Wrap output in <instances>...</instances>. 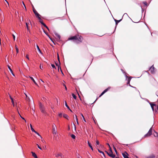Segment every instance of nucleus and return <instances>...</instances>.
Wrapping results in <instances>:
<instances>
[{"label":"nucleus","mask_w":158,"mask_h":158,"mask_svg":"<svg viewBox=\"0 0 158 158\" xmlns=\"http://www.w3.org/2000/svg\"><path fill=\"white\" fill-rule=\"evenodd\" d=\"M83 40L82 37L78 35L71 37L68 39L69 40H73V41L77 44H79L82 43Z\"/></svg>","instance_id":"f257e3e1"},{"label":"nucleus","mask_w":158,"mask_h":158,"mask_svg":"<svg viewBox=\"0 0 158 158\" xmlns=\"http://www.w3.org/2000/svg\"><path fill=\"white\" fill-rule=\"evenodd\" d=\"M149 81L151 84L153 85L156 82V80L152 76H151L149 77Z\"/></svg>","instance_id":"f03ea898"},{"label":"nucleus","mask_w":158,"mask_h":158,"mask_svg":"<svg viewBox=\"0 0 158 158\" xmlns=\"http://www.w3.org/2000/svg\"><path fill=\"white\" fill-rule=\"evenodd\" d=\"M32 7L33 11L35 14L36 16L38 17L39 19H40V15L37 12L33 6H32Z\"/></svg>","instance_id":"7ed1b4c3"},{"label":"nucleus","mask_w":158,"mask_h":158,"mask_svg":"<svg viewBox=\"0 0 158 158\" xmlns=\"http://www.w3.org/2000/svg\"><path fill=\"white\" fill-rule=\"evenodd\" d=\"M56 126L55 124L52 125V133L54 135H56L57 131L56 130Z\"/></svg>","instance_id":"20e7f679"},{"label":"nucleus","mask_w":158,"mask_h":158,"mask_svg":"<svg viewBox=\"0 0 158 158\" xmlns=\"http://www.w3.org/2000/svg\"><path fill=\"white\" fill-rule=\"evenodd\" d=\"M152 128H151L148 133L144 135V137H147L150 136L152 134Z\"/></svg>","instance_id":"39448f33"},{"label":"nucleus","mask_w":158,"mask_h":158,"mask_svg":"<svg viewBox=\"0 0 158 158\" xmlns=\"http://www.w3.org/2000/svg\"><path fill=\"white\" fill-rule=\"evenodd\" d=\"M152 74H154L155 73V68L153 65H152L150 68L149 70Z\"/></svg>","instance_id":"423d86ee"},{"label":"nucleus","mask_w":158,"mask_h":158,"mask_svg":"<svg viewBox=\"0 0 158 158\" xmlns=\"http://www.w3.org/2000/svg\"><path fill=\"white\" fill-rule=\"evenodd\" d=\"M110 88V87H109L107 88L106 89H105L103 92H102V93L101 94V95L99 96V97H100L102 96L106 92H107Z\"/></svg>","instance_id":"0eeeda50"},{"label":"nucleus","mask_w":158,"mask_h":158,"mask_svg":"<svg viewBox=\"0 0 158 158\" xmlns=\"http://www.w3.org/2000/svg\"><path fill=\"white\" fill-rule=\"evenodd\" d=\"M122 155L124 158H129L128 157V155L126 152L122 153Z\"/></svg>","instance_id":"6e6552de"},{"label":"nucleus","mask_w":158,"mask_h":158,"mask_svg":"<svg viewBox=\"0 0 158 158\" xmlns=\"http://www.w3.org/2000/svg\"><path fill=\"white\" fill-rule=\"evenodd\" d=\"M156 156L153 154H152L149 156H146V158H155Z\"/></svg>","instance_id":"1a4fd4ad"},{"label":"nucleus","mask_w":158,"mask_h":158,"mask_svg":"<svg viewBox=\"0 0 158 158\" xmlns=\"http://www.w3.org/2000/svg\"><path fill=\"white\" fill-rule=\"evenodd\" d=\"M108 155L109 156H110V157H112V158H114V157H115V155L113 154V152H110L109 153V154H108Z\"/></svg>","instance_id":"9d476101"},{"label":"nucleus","mask_w":158,"mask_h":158,"mask_svg":"<svg viewBox=\"0 0 158 158\" xmlns=\"http://www.w3.org/2000/svg\"><path fill=\"white\" fill-rule=\"evenodd\" d=\"M56 157H60L61 158H62V154L61 153L57 154L56 155Z\"/></svg>","instance_id":"9b49d317"},{"label":"nucleus","mask_w":158,"mask_h":158,"mask_svg":"<svg viewBox=\"0 0 158 158\" xmlns=\"http://www.w3.org/2000/svg\"><path fill=\"white\" fill-rule=\"evenodd\" d=\"M9 97L10 98V99H11V102H12V104H13V106H15V105L14 103V101H13V98L11 97V95H10L9 94Z\"/></svg>","instance_id":"f8f14e48"},{"label":"nucleus","mask_w":158,"mask_h":158,"mask_svg":"<svg viewBox=\"0 0 158 158\" xmlns=\"http://www.w3.org/2000/svg\"><path fill=\"white\" fill-rule=\"evenodd\" d=\"M31 153L32 154V156L35 158H38V157L35 152H31Z\"/></svg>","instance_id":"ddd939ff"},{"label":"nucleus","mask_w":158,"mask_h":158,"mask_svg":"<svg viewBox=\"0 0 158 158\" xmlns=\"http://www.w3.org/2000/svg\"><path fill=\"white\" fill-rule=\"evenodd\" d=\"M26 26L27 28V31H28L29 32V33H30L31 31H30V30L28 26V23H26Z\"/></svg>","instance_id":"4468645a"},{"label":"nucleus","mask_w":158,"mask_h":158,"mask_svg":"<svg viewBox=\"0 0 158 158\" xmlns=\"http://www.w3.org/2000/svg\"><path fill=\"white\" fill-rule=\"evenodd\" d=\"M39 107H40V109H42L44 107V106L42 105V104H41V102H40L39 103Z\"/></svg>","instance_id":"2eb2a0df"},{"label":"nucleus","mask_w":158,"mask_h":158,"mask_svg":"<svg viewBox=\"0 0 158 158\" xmlns=\"http://www.w3.org/2000/svg\"><path fill=\"white\" fill-rule=\"evenodd\" d=\"M63 117L64 118H66V119L69 120V116L67 114H63Z\"/></svg>","instance_id":"dca6fc26"},{"label":"nucleus","mask_w":158,"mask_h":158,"mask_svg":"<svg viewBox=\"0 0 158 158\" xmlns=\"http://www.w3.org/2000/svg\"><path fill=\"white\" fill-rule=\"evenodd\" d=\"M30 78H31V79L33 81V82H34V83L37 85H38V84H37V83H36V82L35 81V80H34V78L32 77H30Z\"/></svg>","instance_id":"f3484780"},{"label":"nucleus","mask_w":158,"mask_h":158,"mask_svg":"<svg viewBox=\"0 0 158 158\" xmlns=\"http://www.w3.org/2000/svg\"><path fill=\"white\" fill-rule=\"evenodd\" d=\"M151 108H152L153 110H154V106H156V104L154 103H151L150 104Z\"/></svg>","instance_id":"a211bd4d"},{"label":"nucleus","mask_w":158,"mask_h":158,"mask_svg":"<svg viewBox=\"0 0 158 158\" xmlns=\"http://www.w3.org/2000/svg\"><path fill=\"white\" fill-rule=\"evenodd\" d=\"M8 67L9 69L10 72L12 73V74H13V75H14V76H15V75L14 74V73L13 72V71H12V70L11 69L9 65H8Z\"/></svg>","instance_id":"6ab92c4d"},{"label":"nucleus","mask_w":158,"mask_h":158,"mask_svg":"<svg viewBox=\"0 0 158 158\" xmlns=\"http://www.w3.org/2000/svg\"><path fill=\"white\" fill-rule=\"evenodd\" d=\"M39 20H40V23L42 24L43 25V26H44L46 25V24L44 23L43 22V20L41 19L40 18V19H39Z\"/></svg>","instance_id":"aec40b11"},{"label":"nucleus","mask_w":158,"mask_h":158,"mask_svg":"<svg viewBox=\"0 0 158 158\" xmlns=\"http://www.w3.org/2000/svg\"><path fill=\"white\" fill-rule=\"evenodd\" d=\"M88 144L89 145V146L90 147V148H91V149L92 150V151H93V147H92V146H91V144L88 141Z\"/></svg>","instance_id":"412c9836"},{"label":"nucleus","mask_w":158,"mask_h":158,"mask_svg":"<svg viewBox=\"0 0 158 158\" xmlns=\"http://www.w3.org/2000/svg\"><path fill=\"white\" fill-rule=\"evenodd\" d=\"M122 20V19H120V20H117L116 19H114V20L115 22L116 25H117L118 23L120 22Z\"/></svg>","instance_id":"4be33fe9"},{"label":"nucleus","mask_w":158,"mask_h":158,"mask_svg":"<svg viewBox=\"0 0 158 158\" xmlns=\"http://www.w3.org/2000/svg\"><path fill=\"white\" fill-rule=\"evenodd\" d=\"M65 106H66V107H67V108L69 110H70L72 112V110H71L70 109L69 107V106L68 105H67V102H66V101H65Z\"/></svg>","instance_id":"5701e85b"},{"label":"nucleus","mask_w":158,"mask_h":158,"mask_svg":"<svg viewBox=\"0 0 158 158\" xmlns=\"http://www.w3.org/2000/svg\"><path fill=\"white\" fill-rule=\"evenodd\" d=\"M55 35L56 37H57V38L60 40V35H59L58 34H57V33H56L55 34Z\"/></svg>","instance_id":"b1692460"},{"label":"nucleus","mask_w":158,"mask_h":158,"mask_svg":"<svg viewBox=\"0 0 158 158\" xmlns=\"http://www.w3.org/2000/svg\"><path fill=\"white\" fill-rule=\"evenodd\" d=\"M98 150L99 152H100V153H102L103 155L105 157V154H104V153L102 151H100L99 149H98Z\"/></svg>","instance_id":"393cba45"},{"label":"nucleus","mask_w":158,"mask_h":158,"mask_svg":"<svg viewBox=\"0 0 158 158\" xmlns=\"http://www.w3.org/2000/svg\"><path fill=\"white\" fill-rule=\"evenodd\" d=\"M40 110H41V112L42 113H45V109H44V107L42 109H40Z\"/></svg>","instance_id":"a878e982"},{"label":"nucleus","mask_w":158,"mask_h":158,"mask_svg":"<svg viewBox=\"0 0 158 158\" xmlns=\"http://www.w3.org/2000/svg\"><path fill=\"white\" fill-rule=\"evenodd\" d=\"M113 148L114 150V151L115 152V153H116V154H117V155H118V153L117 151V150L116 149V148L114 147V146H113Z\"/></svg>","instance_id":"bb28decb"},{"label":"nucleus","mask_w":158,"mask_h":158,"mask_svg":"<svg viewBox=\"0 0 158 158\" xmlns=\"http://www.w3.org/2000/svg\"><path fill=\"white\" fill-rule=\"evenodd\" d=\"M36 47H37V49L38 50V51H39V52L40 53H42L41 52L40 50V49L39 47L37 45H36Z\"/></svg>","instance_id":"cd10ccee"},{"label":"nucleus","mask_w":158,"mask_h":158,"mask_svg":"<svg viewBox=\"0 0 158 158\" xmlns=\"http://www.w3.org/2000/svg\"><path fill=\"white\" fill-rule=\"evenodd\" d=\"M30 127H31V130L32 131H33V132L35 131V130L33 128L32 125H31V124H30Z\"/></svg>","instance_id":"c85d7f7f"},{"label":"nucleus","mask_w":158,"mask_h":158,"mask_svg":"<svg viewBox=\"0 0 158 158\" xmlns=\"http://www.w3.org/2000/svg\"><path fill=\"white\" fill-rule=\"evenodd\" d=\"M15 49H16V51L17 53L19 52V51L18 48H17L16 45H15Z\"/></svg>","instance_id":"c756f323"},{"label":"nucleus","mask_w":158,"mask_h":158,"mask_svg":"<svg viewBox=\"0 0 158 158\" xmlns=\"http://www.w3.org/2000/svg\"><path fill=\"white\" fill-rule=\"evenodd\" d=\"M71 136L73 139H75L76 136L73 134L71 135Z\"/></svg>","instance_id":"7c9ffc66"},{"label":"nucleus","mask_w":158,"mask_h":158,"mask_svg":"<svg viewBox=\"0 0 158 158\" xmlns=\"http://www.w3.org/2000/svg\"><path fill=\"white\" fill-rule=\"evenodd\" d=\"M72 95L74 99H76L77 97H76V96L74 94H72Z\"/></svg>","instance_id":"2f4dec72"},{"label":"nucleus","mask_w":158,"mask_h":158,"mask_svg":"<svg viewBox=\"0 0 158 158\" xmlns=\"http://www.w3.org/2000/svg\"><path fill=\"white\" fill-rule=\"evenodd\" d=\"M81 114V115L82 117V118H83V119L84 121V122H86L85 119V118H84L83 114Z\"/></svg>","instance_id":"473e14b6"},{"label":"nucleus","mask_w":158,"mask_h":158,"mask_svg":"<svg viewBox=\"0 0 158 158\" xmlns=\"http://www.w3.org/2000/svg\"><path fill=\"white\" fill-rule=\"evenodd\" d=\"M75 117H76V121H77V123L78 125L79 124V123H78V119H77V116L76 115H75Z\"/></svg>","instance_id":"72a5a7b5"},{"label":"nucleus","mask_w":158,"mask_h":158,"mask_svg":"<svg viewBox=\"0 0 158 158\" xmlns=\"http://www.w3.org/2000/svg\"><path fill=\"white\" fill-rule=\"evenodd\" d=\"M131 80V79L130 77L128 78L127 80V84H129L130 83V82Z\"/></svg>","instance_id":"f704fd0d"},{"label":"nucleus","mask_w":158,"mask_h":158,"mask_svg":"<svg viewBox=\"0 0 158 158\" xmlns=\"http://www.w3.org/2000/svg\"><path fill=\"white\" fill-rule=\"evenodd\" d=\"M34 132L36 133V134H37V135H39V136H40V137L41 138H42V137L41 136L39 135V133H38L37 132H36V131H34Z\"/></svg>","instance_id":"c9c22d12"},{"label":"nucleus","mask_w":158,"mask_h":158,"mask_svg":"<svg viewBox=\"0 0 158 158\" xmlns=\"http://www.w3.org/2000/svg\"><path fill=\"white\" fill-rule=\"evenodd\" d=\"M51 66L53 68L56 69L55 66L54 64H51Z\"/></svg>","instance_id":"e433bc0d"},{"label":"nucleus","mask_w":158,"mask_h":158,"mask_svg":"<svg viewBox=\"0 0 158 158\" xmlns=\"http://www.w3.org/2000/svg\"><path fill=\"white\" fill-rule=\"evenodd\" d=\"M96 143L97 145H99V141L98 140H97L96 141Z\"/></svg>","instance_id":"4c0bfd02"},{"label":"nucleus","mask_w":158,"mask_h":158,"mask_svg":"<svg viewBox=\"0 0 158 158\" xmlns=\"http://www.w3.org/2000/svg\"><path fill=\"white\" fill-rule=\"evenodd\" d=\"M26 57L27 58V59L28 60H29V58L28 57V54H27L26 55Z\"/></svg>","instance_id":"58836bf2"},{"label":"nucleus","mask_w":158,"mask_h":158,"mask_svg":"<svg viewBox=\"0 0 158 158\" xmlns=\"http://www.w3.org/2000/svg\"><path fill=\"white\" fill-rule=\"evenodd\" d=\"M143 4L146 6L148 5V3L146 2H143Z\"/></svg>","instance_id":"ea45409f"},{"label":"nucleus","mask_w":158,"mask_h":158,"mask_svg":"<svg viewBox=\"0 0 158 158\" xmlns=\"http://www.w3.org/2000/svg\"><path fill=\"white\" fill-rule=\"evenodd\" d=\"M57 59H58V61H59V62L60 63V60H59V55L58 54H57Z\"/></svg>","instance_id":"a19ab883"},{"label":"nucleus","mask_w":158,"mask_h":158,"mask_svg":"<svg viewBox=\"0 0 158 158\" xmlns=\"http://www.w3.org/2000/svg\"><path fill=\"white\" fill-rule=\"evenodd\" d=\"M59 116L60 117H61L62 116V114L61 113H60L59 114Z\"/></svg>","instance_id":"79ce46f5"},{"label":"nucleus","mask_w":158,"mask_h":158,"mask_svg":"<svg viewBox=\"0 0 158 158\" xmlns=\"http://www.w3.org/2000/svg\"><path fill=\"white\" fill-rule=\"evenodd\" d=\"M37 146H38V147L41 150L42 149V148H41L39 146V145H38V144H37Z\"/></svg>","instance_id":"37998d69"},{"label":"nucleus","mask_w":158,"mask_h":158,"mask_svg":"<svg viewBox=\"0 0 158 158\" xmlns=\"http://www.w3.org/2000/svg\"><path fill=\"white\" fill-rule=\"evenodd\" d=\"M12 36L13 37V39H14V40H15V36L14 34L12 35Z\"/></svg>","instance_id":"c03bdc74"},{"label":"nucleus","mask_w":158,"mask_h":158,"mask_svg":"<svg viewBox=\"0 0 158 158\" xmlns=\"http://www.w3.org/2000/svg\"><path fill=\"white\" fill-rule=\"evenodd\" d=\"M109 150L110 151V152H112L111 147H109Z\"/></svg>","instance_id":"a18cd8bd"},{"label":"nucleus","mask_w":158,"mask_h":158,"mask_svg":"<svg viewBox=\"0 0 158 158\" xmlns=\"http://www.w3.org/2000/svg\"><path fill=\"white\" fill-rule=\"evenodd\" d=\"M63 85L64 86V87H65V89H66V90H67V87H66V85H65L64 84Z\"/></svg>","instance_id":"49530a36"},{"label":"nucleus","mask_w":158,"mask_h":158,"mask_svg":"<svg viewBox=\"0 0 158 158\" xmlns=\"http://www.w3.org/2000/svg\"><path fill=\"white\" fill-rule=\"evenodd\" d=\"M44 27H45L46 28H47V29H48V30H49V28H48V27H47L46 25H45L44 26Z\"/></svg>","instance_id":"de8ad7c7"},{"label":"nucleus","mask_w":158,"mask_h":158,"mask_svg":"<svg viewBox=\"0 0 158 158\" xmlns=\"http://www.w3.org/2000/svg\"><path fill=\"white\" fill-rule=\"evenodd\" d=\"M59 68L60 69H61L60 66V65H59V66L58 65V71H59Z\"/></svg>","instance_id":"09e8293b"},{"label":"nucleus","mask_w":158,"mask_h":158,"mask_svg":"<svg viewBox=\"0 0 158 158\" xmlns=\"http://www.w3.org/2000/svg\"><path fill=\"white\" fill-rule=\"evenodd\" d=\"M23 5H24V7H25V8L26 10V6H25V4H24V2H23Z\"/></svg>","instance_id":"8fccbe9b"},{"label":"nucleus","mask_w":158,"mask_h":158,"mask_svg":"<svg viewBox=\"0 0 158 158\" xmlns=\"http://www.w3.org/2000/svg\"><path fill=\"white\" fill-rule=\"evenodd\" d=\"M46 98H43V99H42V100L43 101V100H46Z\"/></svg>","instance_id":"3c124183"},{"label":"nucleus","mask_w":158,"mask_h":158,"mask_svg":"<svg viewBox=\"0 0 158 158\" xmlns=\"http://www.w3.org/2000/svg\"><path fill=\"white\" fill-rule=\"evenodd\" d=\"M107 144L108 145V146H109V148L110 147V145H109V144L108 143H107Z\"/></svg>","instance_id":"603ef678"},{"label":"nucleus","mask_w":158,"mask_h":158,"mask_svg":"<svg viewBox=\"0 0 158 158\" xmlns=\"http://www.w3.org/2000/svg\"><path fill=\"white\" fill-rule=\"evenodd\" d=\"M21 118H22L24 120H25V122H26V121L25 120V119H24V118H23L22 117H21Z\"/></svg>","instance_id":"864d4df0"},{"label":"nucleus","mask_w":158,"mask_h":158,"mask_svg":"<svg viewBox=\"0 0 158 158\" xmlns=\"http://www.w3.org/2000/svg\"><path fill=\"white\" fill-rule=\"evenodd\" d=\"M105 152H106L107 153V154L108 155V154H109V153H108L107 151H105Z\"/></svg>","instance_id":"5fc2aeb1"},{"label":"nucleus","mask_w":158,"mask_h":158,"mask_svg":"<svg viewBox=\"0 0 158 158\" xmlns=\"http://www.w3.org/2000/svg\"><path fill=\"white\" fill-rule=\"evenodd\" d=\"M60 71H61V73H62V74H63V72H62V70H61V69H60Z\"/></svg>","instance_id":"6e6d98bb"},{"label":"nucleus","mask_w":158,"mask_h":158,"mask_svg":"<svg viewBox=\"0 0 158 158\" xmlns=\"http://www.w3.org/2000/svg\"><path fill=\"white\" fill-rule=\"evenodd\" d=\"M78 158H81V157L80 156H78Z\"/></svg>","instance_id":"4d7b16f0"},{"label":"nucleus","mask_w":158,"mask_h":158,"mask_svg":"<svg viewBox=\"0 0 158 158\" xmlns=\"http://www.w3.org/2000/svg\"><path fill=\"white\" fill-rule=\"evenodd\" d=\"M56 66H58V65H59L58 64H56Z\"/></svg>","instance_id":"13d9d810"},{"label":"nucleus","mask_w":158,"mask_h":158,"mask_svg":"<svg viewBox=\"0 0 158 158\" xmlns=\"http://www.w3.org/2000/svg\"><path fill=\"white\" fill-rule=\"evenodd\" d=\"M5 1H6V2H7V3H8V4L9 5V3L6 0H5Z\"/></svg>","instance_id":"bf43d9fd"},{"label":"nucleus","mask_w":158,"mask_h":158,"mask_svg":"<svg viewBox=\"0 0 158 158\" xmlns=\"http://www.w3.org/2000/svg\"><path fill=\"white\" fill-rule=\"evenodd\" d=\"M56 102H58V99L57 98H56Z\"/></svg>","instance_id":"052dcab7"},{"label":"nucleus","mask_w":158,"mask_h":158,"mask_svg":"<svg viewBox=\"0 0 158 158\" xmlns=\"http://www.w3.org/2000/svg\"><path fill=\"white\" fill-rule=\"evenodd\" d=\"M0 45H1V41H0Z\"/></svg>","instance_id":"680f3d73"},{"label":"nucleus","mask_w":158,"mask_h":158,"mask_svg":"<svg viewBox=\"0 0 158 158\" xmlns=\"http://www.w3.org/2000/svg\"><path fill=\"white\" fill-rule=\"evenodd\" d=\"M78 95H79V97L80 98V96L79 95V94H78Z\"/></svg>","instance_id":"e2e57ef3"},{"label":"nucleus","mask_w":158,"mask_h":158,"mask_svg":"<svg viewBox=\"0 0 158 158\" xmlns=\"http://www.w3.org/2000/svg\"><path fill=\"white\" fill-rule=\"evenodd\" d=\"M25 94V95H26V96L27 97V94Z\"/></svg>","instance_id":"0e129e2a"},{"label":"nucleus","mask_w":158,"mask_h":158,"mask_svg":"<svg viewBox=\"0 0 158 158\" xmlns=\"http://www.w3.org/2000/svg\"><path fill=\"white\" fill-rule=\"evenodd\" d=\"M41 68H42V67H41V66H40V69H41Z\"/></svg>","instance_id":"69168bd1"},{"label":"nucleus","mask_w":158,"mask_h":158,"mask_svg":"<svg viewBox=\"0 0 158 158\" xmlns=\"http://www.w3.org/2000/svg\"><path fill=\"white\" fill-rule=\"evenodd\" d=\"M41 68H42V67H41V66H40V69H41Z\"/></svg>","instance_id":"338daca9"},{"label":"nucleus","mask_w":158,"mask_h":158,"mask_svg":"<svg viewBox=\"0 0 158 158\" xmlns=\"http://www.w3.org/2000/svg\"><path fill=\"white\" fill-rule=\"evenodd\" d=\"M115 158H119L117 157H116Z\"/></svg>","instance_id":"774afa93"}]
</instances>
